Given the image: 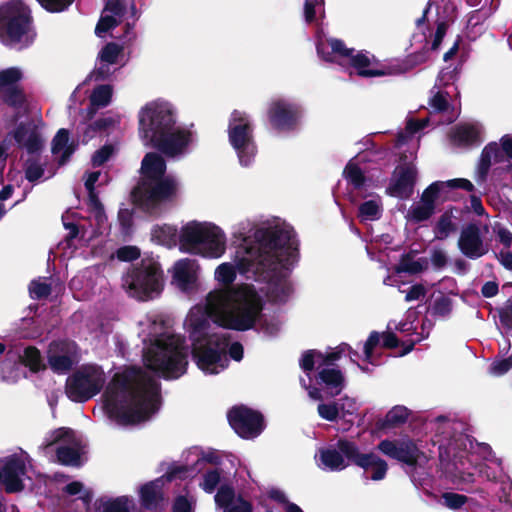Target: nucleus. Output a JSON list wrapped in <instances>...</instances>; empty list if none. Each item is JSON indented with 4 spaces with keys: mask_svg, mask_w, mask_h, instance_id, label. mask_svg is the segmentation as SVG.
<instances>
[{
    "mask_svg": "<svg viewBox=\"0 0 512 512\" xmlns=\"http://www.w3.org/2000/svg\"><path fill=\"white\" fill-rule=\"evenodd\" d=\"M319 416L327 421H336L339 417V407L336 402L320 403L317 407Z\"/></svg>",
    "mask_w": 512,
    "mask_h": 512,
    "instance_id": "54",
    "label": "nucleus"
},
{
    "mask_svg": "<svg viewBox=\"0 0 512 512\" xmlns=\"http://www.w3.org/2000/svg\"><path fill=\"white\" fill-rule=\"evenodd\" d=\"M51 285L39 280H32L29 284V292L33 299L41 300L47 298L51 294Z\"/></svg>",
    "mask_w": 512,
    "mask_h": 512,
    "instance_id": "52",
    "label": "nucleus"
},
{
    "mask_svg": "<svg viewBox=\"0 0 512 512\" xmlns=\"http://www.w3.org/2000/svg\"><path fill=\"white\" fill-rule=\"evenodd\" d=\"M106 382L101 366L86 364L69 375L65 382V394L73 402L84 403L99 394Z\"/></svg>",
    "mask_w": 512,
    "mask_h": 512,
    "instance_id": "9",
    "label": "nucleus"
},
{
    "mask_svg": "<svg viewBox=\"0 0 512 512\" xmlns=\"http://www.w3.org/2000/svg\"><path fill=\"white\" fill-rule=\"evenodd\" d=\"M235 498V490L232 486L222 485L219 487L214 499L217 506L224 509V511L231 506Z\"/></svg>",
    "mask_w": 512,
    "mask_h": 512,
    "instance_id": "49",
    "label": "nucleus"
},
{
    "mask_svg": "<svg viewBox=\"0 0 512 512\" xmlns=\"http://www.w3.org/2000/svg\"><path fill=\"white\" fill-rule=\"evenodd\" d=\"M497 313L502 326L512 329V296L506 300L502 307L497 308Z\"/></svg>",
    "mask_w": 512,
    "mask_h": 512,
    "instance_id": "58",
    "label": "nucleus"
},
{
    "mask_svg": "<svg viewBox=\"0 0 512 512\" xmlns=\"http://www.w3.org/2000/svg\"><path fill=\"white\" fill-rule=\"evenodd\" d=\"M343 175L355 190H360L366 183V176L360 166L351 161L344 168Z\"/></svg>",
    "mask_w": 512,
    "mask_h": 512,
    "instance_id": "36",
    "label": "nucleus"
},
{
    "mask_svg": "<svg viewBox=\"0 0 512 512\" xmlns=\"http://www.w3.org/2000/svg\"><path fill=\"white\" fill-rule=\"evenodd\" d=\"M302 107L285 98L272 99L267 108V119L271 127L278 132L294 131L302 117Z\"/></svg>",
    "mask_w": 512,
    "mask_h": 512,
    "instance_id": "15",
    "label": "nucleus"
},
{
    "mask_svg": "<svg viewBox=\"0 0 512 512\" xmlns=\"http://www.w3.org/2000/svg\"><path fill=\"white\" fill-rule=\"evenodd\" d=\"M228 338L213 334L208 339L191 344V355L197 367L206 374H218L226 367Z\"/></svg>",
    "mask_w": 512,
    "mask_h": 512,
    "instance_id": "13",
    "label": "nucleus"
},
{
    "mask_svg": "<svg viewBox=\"0 0 512 512\" xmlns=\"http://www.w3.org/2000/svg\"><path fill=\"white\" fill-rule=\"evenodd\" d=\"M380 338L381 335L379 332L372 331L364 344V360L369 364L376 365L373 352L375 347L379 344Z\"/></svg>",
    "mask_w": 512,
    "mask_h": 512,
    "instance_id": "51",
    "label": "nucleus"
},
{
    "mask_svg": "<svg viewBox=\"0 0 512 512\" xmlns=\"http://www.w3.org/2000/svg\"><path fill=\"white\" fill-rule=\"evenodd\" d=\"M445 189L443 181H435L423 191L420 201L436 209V200Z\"/></svg>",
    "mask_w": 512,
    "mask_h": 512,
    "instance_id": "45",
    "label": "nucleus"
},
{
    "mask_svg": "<svg viewBox=\"0 0 512 512\" xmlns=\"http://www.w3.org/2000/svg\"><path fill=\"white\" fill-rule=\"evenodd\" d=\"M23 78V72L18 67L0 70V99L11 108L21 109L28 102L25 90L20 85Z\"/></svg>",
    "mask_w": 512,
    "mask_h": 512,
    "instance_id": "17",
    "label": "nucleus"
},
{
    "mask_svg": "<svg viewBox=\"0 0 512 512\" xmlns=\"http://www.w3.org/2000/svg\"><path fill=\"white\" fill-rule=\"evenodd\" d=\"M37 3L49 13L66 11L75 0H36Z\"/></svg>",
    "mask_w": 512,
    "mask_h": 512,
    "instance_id": "50",
    "label": "nucleus"
},
{
    "mask_svg": "<svg viewBox=\"0 0 512 512\" xmlns=\"http://www.w3.org/2000/svg\"><path fill=\"white\" fill-rule=\"evenodd\" d=\"M69 143V131L61 128L52 139L51 152L54 155L59 154Z\"/></svg>",
    "mask_w": 512,
    "mask_h": 512,
    "instance_id": "55",
    "label": "nucleus"
},
{
    "mask_svg": "<svg viewBox=\"0 0 512 512\" xmlns=\"http://www.w3.org/2000/svg\"><path fill=\"white\" fill-rule=\"evenodd\" d=\"M458 248L465 257L472 260L487 254L488 248L476 223H469L463 227L458 239Z\"/></svg>",
    "mask_w": 512,
    "mask_h": 512,
    "instance_id": "21",
    "label": "nucleus"
},
{
    "mask_svg": "<svg viewBox=\"0 0 512 512\" xmlns=\"http://www.w3.org/2000/svg\"><path fill=\"white\" fill-rule=\"evenodd\" d=\"M320 460L322 464L331 471H341L351 465L338 447L337 449H321Z\"/></svg>",
    "mask_w": 512,
    "mask_h": 512,
    "instance_id": "31",
    "label": "nucleus"
},
{
    "mask_svg": "<svg viewBox=\"0 0 512 512\" xmlns=\"http://www.w3.org/2000/svg\"><path fill=\"white\" fill-rule=\"evenodd\" d=\"M116 256L120 261H134L140 257V250L136 246H123L116 251Z\"/></svg>",
    "mask_w": 512,
    "mask_h": 512,
    "instance_id": "63",
    "label": "nucleus"
},
{
    "mask_svg": "<svg viewBox=\"0 0 512 512\" xmlns=\"http://www.w3.org/2000/svg\"><path fill=\"white\" fill-rule=\"evenodd\" d=\"M349 65L353 67L357 75L364 78L381 77L392 74L387 69H371V60L367 54L362 51L353 53V56L349 59Z\"/></svg>",
    "mask_w": 512,
    "mask_h": 512,
    "instance_id": "25",
    "label": "nucleus"
},
{
    "mask_svg": "<svg viewBox=\"0 0 512 512\" xmlns=\"http://www.w3.org/2000/svg\"><path fill=\"white\" fill-rule=\"evenodd\" d=\"M131 500L128 496H118L115 498H100L97 500V509L101 512H131Z\"/></svg>",
    "mask_w": 512,
    "mask_h": 512,
    "instance_id": "32",
    "label": "nucleus"
},
{
    "mask_svg": "<svg viewBox=\"0 0 512 512\" xmlns=\"http://www.w3.org/2000/svg\"><path fill=\"white\" fill-rule=\"evenodd\" d=\"M57 460L65 466H80L81 455L77 448L71 446H59L56 449Z\"/></svg>",
    "mask_w": 512,
    "mask_h": 512,
    "instance_id": "37",
    "label": "nucleus"
},
{
    "mask_svg": "<svg viewBox=\"0 0 512 512\" xmlns=\"http://www.w3.org/2000/svg\"><path fill=\"white\" fill-rule=\"evenodd\" d=\"M479 138V131L474 126H460L455 131V139L466 145L477 143Z\"/></svg>",
    "mask_w": 512,
    "mask_h": 512,
    "instance_id": "48",
    "label": "nucleus"
},
{
    "mask_svg": "<svg viewBox=\"0 0 512 512\" xmlns=\"http://www.w3.org/2000/svg\"><path fill=\"white\" fill-rule=\"evenodd\" d=\"M328 43L331 47V53L327 54H325L324 49L321 45H317L318 54L321 55L322 58L326 61H332V58L330 57L331 54L349 60L351 56H353V53L355 52L354 48H347L344 41L341 39L331 38L328 40Z\"/></svg>",
    "mask_w": 512,
    "mask_h": 512,
    "instance_id": "33",
    "label": "nucleus"
},
{
    "mask_svg": "<svg viewBox=\"0 0 512 512\" xmlns=\"http://www.w3.org/2000/svg\"><path fill=\"white\" fill-rule=\"evenodd\" d=\"M141 170L143 177L140 180H157L165 177L166 162L161 155L149 152L142 160Z\"/></svg>",
    "mask_w": 512,
    "mask_h": 512,
    "instance_id": "24",
    "label": "nucleus"
},
{
    "mask_svg": "<svg viewBox=\"0 0 512 512\" xmlns=\"http://www.w3.org/2000/svg\"><path fill=\"white\" fill-rule=\"evenodd\" d=\"M143 357L146 368L165 380L183 376L189 363L188 347L184 339L175 335L156 338Z\"/></svg>",
    "mask_w": 512,
    "mask_h": 512,
    "instance_id": "4",
    "label": "nucleus"
},
{
    "mask_svg": "<svg viewBox=\"0 0 512 512\" xmlns=\"http://www.w3.org/2000/svg\"><path fill=\"white\" fill-rule=\"evenodd\" d=\"M443 503L446 507L457 510L468 501V497L454 492H445L442 494Z\"/></svg>",
    "mask_w": 512,
    "mask_h": 512,
    "instance_id": "56",
    "label": "nucleus"
},
{
    "mask_svg": "<svg viewBox=\"0 0 512 512\" xmlns=\"http://www.w3.org/2000/svg\"><path fill=\"white\" fill-rule=\"evenodd\" d=\"M174 278L182 288H186L193 283L194 277L190 270L189 260H180L175 264Z\"/></svg>",
    "mask_w": 512,
    "mask_h": 512,
    "instance_id": "43",
    "label": "nucleus"
},
{
    "mask_svg": "<svg viewBox=\"0 0 512 512\" xmlns=\"http://www.w3.org/2000/svg\"><path fill=\"white\" fill-rule=\"evenodd\" d=\"M435 208L420 201L412 205L407 213V218L414 223H422L429 220L435 213Z\"/></svg>",
    "mask_w": 512,
    "mask_h": 512,
    "instance_id": "39",
    "label": "nucleus"
},
{
    "mask_svg": "<svg viewBox=\"0 0 512 512\" xmlns=\"http://www.w3.org/2000/svg\"><path fill=\"white\" fill-rule=\"evenodd\" d=\"M164 134V136L156 138L150 145L167 157L183 154L193 141L192 131L185 128L174 127Z\"/></svg>",
    "mask_w": 512,
    "mask_h": 512,
    "instance_id": "19",
    "label": "nucleus"
},
{
    "mask_svg": "<svg viewBox=\"0 0 512 512\" xmlns=\"http://www.w3.org/2000/svg\"><path fill=\"white\" fill-rule=\"evenodd\" d=\"M2 467L6 493L22 492L25 489L23 476L27 473L24 460L16 455H12L6 458Z\"/></svg>",
    "mask_w": 512,
    "mask_h": 512,
    "instance_id": "22",
    "label": "nucleus"
},
{
    "mask_svg": "<svg viewBox=\"0 0 512 512\" xmlns=\"http://www.w3.org/2000/svg\"><path fill=\"white\" fill-rule=\"evenodd\" d=\"M139 134L148 144L164 136L176 125V115L170 104L153 101L147 103L138 114Z\"/></svg>",
    "mask_w": 512,
    "mask_h": 512,
    "instance_id": "10",
    "label": "nucleus"
},
{
    "mask_svg": "<svg viewBox=\"0 0 512 512\" xmlns=\"http://www.w3.org/2000/svg\"><path fill=\"white\" fill-rule=\"evenodd\" d=\"M256 244L255 245H251V246H248L245 248L244 250V253L242 256H236V259H235V263L245 257L247 254H246V251L250 248H258L259 247V243L255 240ZM236 270L239 272L238 268H237V265L235 264V266L229 264V263H223L221 265H219L216 269V277L217 279L222 282L223 284L225 285H230L233 283V281L235 280L236 278Z\"/></svg>",
    "mask_w": 512,
    "mask_h": 512,
    "instance_id": "35",
    "label": "nucleus"
},
{
    "mask_svg": "<svg viewBox=\"0 0 512 512\" xmlns=\"http://www.w3.org/2000/svg\"><path fill=\"white\" fill-rule=\"evenodd\" d=\"M123 47L115 42H108L101 49L99 59L102 63L116 64L119 55L122 53Z\"/></svg>",
    "mask_w": 512,
    "mask_h": 512,
    "instance_id": "47",
    "label": "nucleus"
},
{
    "mask_svg": "<svg viewBox=\"0 0 512 512\" xmlns=\"http://www.w3.org/2000/svg\"><path fill=\"white\" fill-rule=\"evenodd\" d=\"M415 253L416 251L411 250L410 252L403 254L400 257V261L396 266L395 271L397 273H408L410 275L421 273L422 268L419 262H417V260H414Z\"/></svg>",
    "mask_w": 512,
    "mask_h": 512,
    "instance_id": "40",
    "label": "nucleus"
},
{
    "mask_svg": "<svg viewBox=\"0 0 512 512\" xmlns=\"http://www.w3.org/2000/svg\"><path fill=\"white\" fill-rule=\"evenodd\" d=\"M227 419L231 428L243 439L255 438L265 428L263 415L245 405L233 406L227 413Z\"/></svg>",
    "mask_w": 512,
    "mask_h": 512,
    "instance_id": "16",
    "label": "nucleus"
},
{
    "mask_svg": "<svg viewBox=\"0 0 512 512\" xmlns=\"http://www.w3.org/2000/svg\"><path fill=\"white\" fill-rule=\"evenodd\" d=\"M177 183L171 176L158 178L157 180H139L131 191V199L134 205L145 212H151L159 204L171 200L176 196Z\"/></svg>",
    "mask_w": 512,
    "mask_h": 512,
    "instance_id": "11",
    "label": "nucleus"
},
{
    "mask_svg": "<svg viewBox=\"0 0 512 512\" xmlns=\"http://www.w3.org/2000/svg\"><path fill=\"white\" fill-rule=\"evenodd\" d=\"M88 206L90 210L94 213V216L97 221H101L103 217H105L104 206L101 203L98 194L95 191L88 192Z\"/></svg>",
    "mask_w": 512,
    "mask_h": 512,
    "instance_id": "59",
    "label": "nucleus"
},
{
    "mask_svg": "<svg viewBox=\"0 0 512 512\" xmlns=\"http://www.w3.org/2000/svg\"><path fill=\"white\" fill-rule=\"evenodd\" d=\"M428 42L418 51L408 54L399 64L392 66V73L402 74L406 73L415 67L425 63L429 59Z\"/></svg>",
    "mask_w": 512,
    "mask_h": 512,
    "instance_id": "27",
    "label": "nucleus"
},
{
    "mask_svg": "<svg viewBox=\"0 0 512 512\" xmlns=\"http://www.w3.org/2000/svg\"><path fill=\"white\" fill-rule=\"evenodd\" d=\"M124 282L133 297L147 301L161 293L163 271L157 262L151 259L142 260L127 272Z\"/></svg>",
    "mask_w": 512,
    "mask_h": 512,
    "instance_id": "8",
    "label": "nucleus"
},
{
    "mask_svg": "<svg viewBox=\"0 0 512 512\" xmlns=\"http://www.w3.org/2000/svg\"><path fill=\"white\" fill-rule=\"evenodd\" d=\"M381 217V208L374 200L361 203L358 207V218L361 221H374Z\"/></svg>",
    "mask_w": 512,
    "mask_h": 512,
    "instance_id": "44",
    "label": "nucleus"
},
{
    "mask_svg": "<svg viewBox=\"0 0 512 512\" xmlns=\"http://www.w3.org/2000/svg\"><path fill=\"white\" fill-rule=\"evenodd\" d=\"M263 300L253 286L214 290L206 297L205 313H191L187 330L192 343L208 339L210 320L220 327L247 331L254 327L263 310Z\"/></svg>",
    "mask_w": 512,
    "mask_h": 512,
    "instance_id": "2",
    "label": "nucleus"
},
{
    "mask_svg": "<svg viewBox=\"0 0 512 512\" xmlns=\"http://www.w3.org/2000/svg\"><path fill=\"white\" fill-rule=\"evenodd\" d=\"M453 207L445 210L433 227L434 237L437 240H445L458 231V225L454 221Z\"/></svg>",
    "mask_w": 512,
    "mask_h": 512,
    "instance_id": "28",
    "label": "nucleus"
},
{
    "mask_svg": "<svg viewBox=\"0 0 512 512\" xmlns=\"http://www.w3.org/2000/svg\"><path fill=\"white\" fill-rule=\"evenodd\" d=\"M113 123L114 121L110 117L96 119L83 130V142L93 139L98 133L107 130Z\"/></svg>",
    "mask_w": 512,
    "mask_h": 512,
    "instance_id": "42",
    "label": "nucleus"
},
{
    "mask_svg": "<svg viewBox=\"0 0 512 512\" xmlns=\"http://www.w3.org/2000/svg\"><path fill=\"white\" fill-rule=\"evenodd\" d=\"M292 227L269 226L254 233L258 248H250L236 262L239 273L268 284L267 295L274 303H284L292 292L288 280L298 259V242Z\"/></svg>",
    "mask_w": 512,
    "mask_h": 512,
    "instance_id": "1",
    "label": "nucleus"
},
{
    "mask_svg": "<svg viewBox=\"0 0 512 512\" xmlns=\"http://www.w3.org/2000/svg\"><path fill=\"white\" fill-rule=\"evenodd\" d=\"M491 144H487L480 154V159L477 165L476 172V181L478 183H483L487 180L488 173L492 164V153H491Z\"/></svg>",
    "mask_w": 512,
    "mask_h": 512,
    "instance_id": "38",
    "label": "nucleus"
},
{
    "mask_svg": "<svg viewBox=\"0 0 512 512\" xmlns=\"http://www.w3.org/2000/svg\"><path fill=\"white\" fill-rule=\"evenodd\" d=\"M103 397L108 416L124 426L148 420L159 408L157 385L141 368L134 366L115 373Z\"/></svg>",
    "mask_w": 512,
    "mask_h": 512,
    "instance_id": "3",
    "label": "nucleus"
},
{
    "mask_svg": "<svg viewBox=\"0 0 512 512\" xmlns=\"http://www.w3.org/2000/svg\"><path fill=\"white\" fill-rule=\"evenodd\" d=\"M179 248L186 253L218 258L225 252L226 237L216 225L193 221L182 227Z\"/></svg>",
    "mask_w": 512,
    "mask_h": 512,
    "instance_id": "7",
    "label": "nucleus"
},
{
    "mask_svg": "<svg viewBox=\"0 0 512 512\" xmlns=\"http://www.w3.org/2000/svg\"><path fill=\"white\" fill-rule=\"evenodd\" d=\"M377 448L389 458L397 460L413 469H416L419 460L424 457V452L410 438L384 439L380 441Z\"/></svg>",
    "mask_w": 512,
    "mask_h": 512,
    "instance_id": "18",
    "label": "nucleus"
},
{
    "mask_svg": "<svg viewBox=\"0 0 512 512\" xmlns=\"http://www.w3.org/2000/svg\"><path fill=\"white\" fill-rule=\"evenodd\" d=\"M172 512H194V508L186 496L178 495L173 501Z\"/></svg>",
    "mask_w": 512,
    "mask_h": 512,
    "instance_id": "64",
    "label": "nucleus"
},
{
    "mask_svg": "<svg viewBox=\"0 0 512 512\" xmlns=\"http://www.w3.org/2000/svg\"><path fill=\"white\" fill-rule=\"evenodd\" d=\"M19 362L31 373H39L47 369L40 350L32 345L24 348L23 353L19 355Z\"/></svg>",
    "mask_w": 512,
    "mask_h": 512,
    "instance_id": "29",
    "label": "nucleus"
},
{
    "mask_svg": "<svg viewBox=\"0 0 512 512\" xmlns=\"http://www.w3.org/2000/svg\"><path fill=\"white\" fill-rule=\"evenodd\" d=\"M336 446L348 460V463L364 470L363 477L366 480L379 481L385 478L388 471L387 462L375 453H362L355 442L344 438L339 439Z\"/></svg>",
    "mask_w": 512,
    "mask_h": 512,
    "instance_id": "14",
    "label": "nucleus"
},
{
    "mask_svg": "<svg viewBox=\"0 0 512 512\" xmlns=\"http://www.w3.org/2000/svg\"><path fill=\"white\" fill-rule=\"evenodd\" d=\"M452 310V301L446 296H440L437 298L432 306V313L434 315L446 316Z\"/></svg>",
    "mask_w": 512,
    "mask_h": 512,
    "instance_id": "60",
    "label": "nucleus"
},
{
    "mask_svg": "<svg viewBox=\"0 0 512 512\" xmlns=\"http://www.w3.org/2000/svg\"><path fill=\"white\" fill-rule=\"evenodd\" d=\"M395 178L391 179L386 191L392 196L402 200L409 199L414 193L417 180V169L409 163L396 168Z\"/></svg>",
    "mask_w": 512,
    "mask_h": 512,
    "instance_id": "20",
    "label": "nucleus"
},
{
    "mask_svg": "<svg viewBox=\"0 0 512 512\" xmlns=\"http://www.w3.org/2000/svg\"><path fill=\"white\" fill-rule=\"evenodd\" d=\"M316 381L319 385H324L328 394L332 397L338 396L345 386V378L340 369L323 368L317 376Z\"/></svg>",
    "mask_w": 512,
    "mask_h": 512,
    "instance_id": "23",
    "label": "nucleus"
},
{
    "mask_svg": "<svg viewBox=\"0 0 512 512\" xmlns=\"http://www.w3.org/2000/svg\"><path fill=\"white\" fill-rule=\"evenodd\" d=\"M30 7L23 0H8L0 4V43L7 48L23 50L36 38Z\"/></svg>",
    "mask_w": 512,
    "mask_h": 512,
    "instance_id": "5",
    "label": "nucleus"
},
{
    "mask_svg": "<svg viewBox=\"0 0 512 512\" xmlns=\"http://www.w3.org/2000/svg\"><path fill=\"white\" fill-rule=\"evenodd\" d=\"M118 221L123 234H130L133 226V213L129 209H120L118 212Z\"/></svg>",
    "mask_w": 512,
    "mask_h": 512,
    "instance_id": "62",
    "label": "nucleus"
},
{
    "mask_svg": "<svg viewBox=\"0 0 512 512\" xmlns=\"http://www.w3.org/2000/svg\"><path fill=\"white\" fill-rule=\"evenodd\" d=\"M322 356L323 353L315 349L305 351L299 363L301 369L307 374L313 371L315 368L316 359L321 360Z\"/></svg>",
    "mask_w": 512,
    "mask_h": 512,
    "instance_id": "53",
    "label": "nucleus"
},
{
    "mask_svg": "<svg viewBox=\"0 0 512 512\" xmlns=\"http://www.w3.org/2000/svg\"><path fill=\"white\" fill-rule=\"evenodd\" d=\"M191 471L192 468L186 465L173 466L168 469V471L164 474V477L169 482L175 479L183 480L189 476V472Z\"/></svg>",
    "mask_w": 512,
    "mask_h": 512,
    "instance_id": "61",
    "label": "nucleus"
},
{
    "mask_svg": "<svg viewBox=\"0 0 512 512\" xmlns=\"http://www.w3.org/2000/svg\"><path fill=\"white\" fill-rule=\"evenodd\" d=\"M220 479L221 476L218 469L209 470L203 476L201 487L206 493H212L218 486Z\"/></svg>",
    "mask_w": 512,
    "mask_h": 512,
    "instance_id": "57",
    "label": "nucleus"
},
{
    "mask_svg": "<svg viewBox=\"0 0 512 512\" xmlns=\"http://www.w3.org/2000/svg\"><path fill=\"white\" fill-rule=\"evenodd\" d=\"M140 501L146 510H155L159 503L163 500V494L156 481L144 484L140 488Z\"/></svg>",
    "mask_w": 512,
    "mask_h": 512,
    "instance_id": "30",
    "label": "nucleus"
},
{
    "mask_svg": "<svg viewBox=\"0 0 512 512\" xmlns=\"http://www.w3.org/2000/svg\"><path fill=\"white\" fill-rule=\"evenodd\" d=\"M112 87L108 84L95 87L90 95V104L92 106L106 107L112 98Z\"/></svg>",
    "mask_w": 512,
    "mask_h": 512,
    "instance_id": "41",
    "label": "nucleus"
},
{
    "mask_svg": "<svg viewBox=\"0 0 512 512\" xmlns=\"http://www.w3.org/2000/svg\"><path fill=\"white\" fill-rule=\"evenodd\" d=\"M410 413L411 412L407 407L396 405L386 413L384 418L377 420L376 427L379 430H387L400 427L407 422Z\"/></svg>",
    "mask_w": 512,
    "mask_h": 512,
    "instance_id": "26",
    "label": "nucleus"
},
{
    "mask_svg": "<svg viewBox=\"0 0 512 512\" xmlns=\"http://www.w3.org/2000/svg\"><path fill=\"white\" fill-rule=\"evenodd\" d=\"M227 132L229 143L236 151L241 165L248 166L257 153L254 129L249 116L234 110L229 118Z\"/></svg>",
    "mask_w": 512,
    "mask_h": 512,
    "instance_id": "12",
    "label": "nucleus"
},
{
    "mask_svg": "<svg viewBox=\"0 0 512 512\" xmlns=\"http://www.w3.org/2000/svg\"><path fill=\"white\" fill-rule=\"evenodd\" d=\"M47 361L54 373L63 374L72 370L77 359L68 355H56L54 352L47 351Z\"/></svg>",
    "mask_w": 512,
    "mask_h": 512,
    "instance_id": "34",
    "label": "nucleus"
},
{
    "mask_svg": "<svg viewBox=\"0 0 512 512\" xmlns=\"http://www.w3.org/2000/svg\"><path fill=\"white\" fill-rule=\"evenodd\" d=\"M13 139L17 148L25 150L28 158L24 163L25 178L30 183H36L45 173L47 161H42L41 154L45 149V139L34 120L19 122L9 131L4 142Z\"/></svg>",
    "mask_w": 512,
    "mask_h": 512,
    "instance_id": "6",
    "label": "nucleus"
},
{
    "mask_svg": "<svg viewBox=\"0 0 512 512\" xmlns=\"http://www.w3.org/2000/svg\"><path fill=\"white\" fill-rule=\"evenodd\" d=\"M48 351L56 355H68L77 359V344L69 340L52 341L49 344Z\"/></svg>",
    "mask_w": 512,
    "mask_h": 512,
    "instance_id": "46",
    "label": "nucleus"
}]
</instances>
